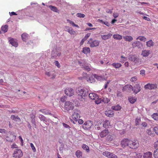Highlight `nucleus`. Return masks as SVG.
<instances>
[{"label": "nucleus", "mask_w": 158, "mask_h": 158, "mask_svg": "<svg viewBox=\"0 0 158 158\" xmlns=\"http://www.w3.org/2000/svg\"><path fill=\"white\" fill-rule=\"evenodd\" d=\"M76 90L78 95L81 96L82 98L87 96L88 94V90L86 88H82L81 87H78L77 89Z\"/></svg>", "instance_id": "1"}, {"label": "nucleus", "mask_w": 158, "mask_h": 158, "mask_svg": "<svg viewBox=\"0 0 158 158\" xmlns=\"http://www.w3.org/2000/svg\"><path fill=\"white\" fill-rule=\"evenodd\" d=\"M128 59L131 61L134 62L135 64L137 65L141 63V60L135 55H130L128 56Z\"/></svg>", "instance_id": "2"}, {"label": "nucleus", "mask_w": 158, "mask_h": 158, "mask_svg": "<svg viewBox=\"0 0 158 158\" xmlns=\"http://www.w3.org/2000/svg\"><path fill=\"white\" fill-rule=\"evenodd\" d=\"M74 104L70 101L66 102L64 104V109L66 111H69L74 108Z\"/></svg>", "instance_id": "3"}, {"label": "nucleus", "mask_w": 158, "mask_h": 158, "mask_svg": "<svg viewBox=\"0 0 158 158\" xmlns=\"http://www.w3.org/2000/svg\"><path fill=\"white\" fill-rule=\"evenodd\" d=\"M23 156L22 151L20 149H16L13 153V156L16 158H21Z\"/></svg>", "instance_id": "4"}, {"label": "nucleus", "mask_w": 158, "mask_h": 158, "mask_svg": "<svg viewBox=\"0 0 158 158\" xmlns=\"http://www.w3.org/2000/svg\"><path fill=\"white\" fill-rule=\"evenodd\" d=\"M139 143L138 142L134 140L132 141L130 140L129 143V147L133 149H137L139 147Z\"/></svg>", "instance_id": "5"}, {"label": "nucleus", "mask_w": 158, "mask_h": 158, "mask_svg": "<svg viewBox=\"0 0 158 158\" xmlns=\"http://www.w3.org/2000/svg\"><path fill=\"white\" fill-rule=\"evenodd\" d=\"M130 140L128 139H124L121 141V147L124 148L126 146H129V143Z\"/></svg>", "instance_id": "6"}, {"label": "nucleus", "mask_w": 158, "mask_h": 158, "mask_svg": "<svg viewBox=\"0 0 158 158\" xmlns=\"http://www.w3.org/2000/svg\"><path fill=\"white\" fill-rule=\"evenodd\" d=\"M140 85L139 84H135L133 87L132 86L131 89L135 94H136L140 91Z\"/></svg>", "instance_id": "7"}, {"label": "nucleus", "mask_w": 158, "mask_h": 158, "mask_svg": "<svg viewBox=\"0 0 158 158\" xmlns=\"http://www.w3.org/2000/svg\"><path fill=\"white\" fill-rule=\"evenodd\" d=\"M64 91L66 94L69 96H71L74 95V91L71 88L66 89Z\"/></svg>", "instance_id": "8"}, {"label": "nucleus", "mask_w": 158, "mask_h": 158, "mask_svg": "<svg viewBox=\"0 0 158 158\" xmlns=\"http://www.w3.org/2000/svg\"><path fill=\"white\" fill-rule=\"evenodd\" d=\"M157 85L156 84L149 83L144 86V88L146 89H155L157 88Z\"/></svg>", "instance_id": "9"}, {"label": "nucleus", "mask_w": 158, "mask_h": 158, "mask_svg": "<svg viewBox=\"0 0 158 158\" xmlns=\"http://www.w3.org/2000/svg\"><path fill=\"white\" fill-rule=\"evenodd\" d=\"M92 125V122L91 121H87L85 122L83 126V127L85 129L87 130L89 129Z\"/></svg>", "instance_id": "10"}, {"label": "nucleus", "mask_w": 158, "mask_h": 158, "mask_svg": "<svg viewBox=\"0 0 158 158\" xmlns=\"http://www.w3.org/2000/svg\"><path fill=\"white\" fill-rule=\"evenodd\" d=\"M132 45L134 48L137 47L138 48H141L143 47V44L138 41L134 42L132 43Z\"/></svg>", "instance_id": "11"}, {"label": "nucleus", "mask_w": 158, "mask_h": 158, "mask_svg": "<svg viewBox=\"0 0 158 158\" xmlns=\"http://www.w3.org/2000/svg\"><path fill=\"white\" fill-rule=\"evenodd\" d=\"M80 117L79 113L77 111L74 112L72 115V118L76 121H77L78 119L80 118Z\"/></svg>", "instance_id": "12"}, {"label": "nucleus", "mask_w": 158, "mask_h": 158, "mask_svg": "<svg viewBox=\"0 0 158 158\" xmlns=\"http://www.w3.org/2000/svg\"><path fill=\"white\" fill-rule=\"evenodd\" d=\"M109 133V131L108 130H105L100 133V136L101 138H103L105 137Z\"/></svg>", "instance_id": "13"}, {"label": "nucleus", "mask_w": 158, "mask_h": 158, "mask_svg": "<svg viewBox=\"0 0 158 158\" xmlns=\"http://www.w3.org/2000/svg\"><path fill=\"white\" fill-rule=\"evenodd\" d=\"M112 35V34L110 33L107 35H101V37L102 40H106L110 38Z\"/></svg>", "instance_id": "14"}, {"label": "nucleus", "mask_w": 158, "mask_h": 158, "mask_svg": "<svg viewBox=\"0 0 158 158\" xmlns=\"http://www.w3.org/2000/svg\"><path fill=\"white\" fill-rule=\"evenodd\" d=\"M9 42L13 46L15 47H17L18 45V44L17 42L13 39H11L10 40H9Z\"/></svg>", "instance_id": "15"}, {"label": "nucleus", "mask_w": 158, "mask_h": 158, "mask_svg": "<svg viewBox=\"0 0 158 158\" xmlns=\"http://www.w3.org/2000/svg\"><path fill=\"white\" fill-rule=\"evenodd\" d=\"M89 97L90 98L93 100H96V98H98V95L94 93H90L89 94Z\"/></svg>", "instance_id": "16"}, {"label": "nucleus", "mask_w": 158, "mask_h": 158, "mask_svg": "<svg viewBox=\"0 0 158 158\" xmlns=\"http://www.w3.org/2000/svg\"><path fill=\"white\" fill-rule=\"evenodd\" d=\"M152 154L151 152H148L145 153L143 154V157L144 158H152Z\"/></svg>", "instance_id": "17"}, {"label": "nucleus", "mask_w": 158, "mask_h": 158, "mask_svg": "<svg viewBox=\"0 0 158 158\" xmlns=\"http://www.w3.org/2000/svg\"><path fill=\"white\" fill-rule=\"evenodd\" d=\"M99 43V42L98 40H95L93 41V42L91 43V44H90V46L91 47H94L98 46Z\"/></svg>", "instance_id": "18"}, {"label": "nucleus", "mask_w": 158, "mask_h": 158, "mask_svg": "<svg viewBox=\"0 0 158 158\" xmlns=\"http://www.w3.org/2000/svg\"><path fill=\"white\" fill-rule=\"evenodd\" d=\"M150 54V51L148 50H145L142 51L141 54L144 57L148 56Z\"/></svg>", "instance_id": "19"}, {"label": "nucleus", "mask_w": 158, "mask_h": 158, "mask_svg": "<svg viewBox=\"0 0 158 158\" xmlns=\"http://www.w3.org/2000/svg\"><path fill=\"white\" fill-rule=\"evenodd\" d=\"M105 114L106 116L109 117H112L114 115L113 112L111 110L106 111Z\"/></svg>", "instance_id": "20"}, {"label": "nucleus", "mask_w": 158, "mask_h": 158, "mask_svg": "<svg viewBox=\"0 0 158 158\" xmlns=\"http://www.w3.org/2000/svg\"><path fill=\"white\" fill-rule=\"evenodd\" d=\"M132 88V86L131 85H125L123 89V91H124L128 90H130Z\"/></svg>", "instance_id": "21"}, {"label": "nucleus", "mask_w": 158, "mask_h": 158, "mask_svg": "<svg viewBox=\"0 0 158 158\" xmlns=\"http://www.w3.org/2000/svg\"><path fill=\"white\" fill-rule=\"evenodd\" d=\"M112 65L116 69H118L119 68L121 67L122 66V64H121V63H113L112 64Z\"/></svg>", "instance_id": "22"}, {"label": "nucleus", "mask_w": 158, "mask_h": 158, "mask_svg": "<svg viewBox=\"0 0 158 158\" xmlns=\"http://www.w3.org/2000/svg\"><path fill=\"white\" fill-rule=\"evenodd\" d=\"M123 38L126 41L130 42L133 40V38L130 36H125L123 37Z\"/></svg>", "instance_id": "23"}, {"label": "nucleus", "mask_w": 158, "mask_h": 158, "mask_svg": "<svg viewBox=\"0 0 158 158\" xmlns=\"http://www.w3.org/2000/svg\"><path fill=\"white\" fill-rule=\"evenodd\" d=\"M66 28L67 30V31L71 34H74L75 33V31L73 30L72 28L67 27Z\"/></svg>", "instance_id": "24"}, {"label": "nucleus", "mask_w": 158, "mask_h": 158, "mask_svg": "<svg viewBox=\"0 0 158 158\" xmlns=\"http://www.w3.org/2000/svg\"><path fill=\"white\" fill-rule=\"evenodd\" d=\"M110 125V123L107 120H106L103 123V126L105 128H108Z\"/></svg>", "instance_id": "25"}, {"label": "nucleus", "mask_w": 158, "mask_h": 158, "mask_svg": "<svg viewBox=\"0 0 158 158\" xmlns=\"http://www.w3.org/2000/svg\"><path fill=\"white\" fill-rule=\"evenodd\" d=\"M10 118L12 120L16 122L20 121V118L18 117V116H16L13 115H12L11 116Z\"/></svg>", "instance_id": "26"}, {"label": "nucleus", "mask_w": 158, "mask_h": 158, "mask_svg": "<svg viewBox=\"0 0 158 158\" xmlns=\"http://www.w3.org/2000/svg\"><path fill=\"white\" fill-rule=\"evenodd\" d=\"M82 68L87 71H89L91 70V68L87 64H85L82 65Z\"/></svg>", "instance_id": "27"}, {"label": "nucleus", "mask_w": 158, "mask_h": 158, "mask_svg": "<svg viewBox=\"0 0 158 158\" xmlns=\"http://www.w3.org/2000/svg\"><path fill=\"white\" fill-rule=\"evenodd\" d=\"M57 51L56 50L52 51L51 52L52 57L53 58H56L57 57Z\"/></svg>", "instance_id": "28"}, {"label": "nucleus", "mask_w": 158, "mask_h": 158, "mask_svg": "<svg viewBox=\"0 0 158 158\" xmlns=\"http://www.w3.org/2000/svg\"><path fill=\"white\" fill-rule=\"evenodd\" d=\"M28 35L26 33H24L21 35L22 40L24 41H26L28 37Z\"/></svg>", "instance_id": "29"}, {"label": "nucleus", "mask_w": 158, "mask_h": 158, "mask_svg": "<svg viewBox=\"0 0 158 158\" xmlns=\"http://www.w3.org/2000/svg\"><path fill=\"white\" fill-rule=\"evenodd\" d=\"M90 52L89 48L85 47L83 48L82 52L85 54H87Z\"/></svg>", "instance_id": "30"}, {"label": "nucleus", "mask_w": 158, "mask_h": 158, "mask_svg": "<svg viewBox=\"0 0 158 158\" xmlns=\"http://www.w3.org/2000/svg\"><path fill=\"white\" fill-rule=\"evenodd\" d=\"M113 38L116 40H121L122 38V36L118 34H115L113 35Z\"/></svg>", "instance_id": "31"}, {"label": "nucleus", "mask_w": 158, "mask_h": 158, "mask_svg": "<svg viewBox=\"0 0 158 158\" xmlns=\"http://www.w3.org/2000/svg\"><path fill=\"white\" fill-rule=\"evenodd\" d=\"M49 7L54 12H57L59 11L57 8L55 6L50 5L49 6Z\"/></svg>", "instance_id": "32"}, {"label": "nucleus", "mask_w": 158, "mask_h": 158, "mask_svg": "<svg viewBox=\"0 0 158 158\" xmlns=\"http://www.w3.org/2000/svg\"><path fill=\"white\" fill-rule=\"evenodd\" d=\"M93 75L94 77L97 79L98 80L101 81L103 79V77L101 76H99L98 75L94 74Z\"/></svg>", "instance_id": "33"}, {"label": "nucleus", "mask_w": 158, "mask_h": 158, "mask_svg": "<svg viewBox=\"0 0 158 158\" xmlns=\"http://www.w3.org/2000/svg\"><path fill=\"white\" fill-rule=\"evenodd\" d=\"M154 44V43L152 42V40H150L146 42V45L148 47L153 46Z\"/></svg>", "instance_id": "34"}, {"label": "nucleus", "mask_w": 158, "mask_h": 158, "mask_svg": "<svg viewBox=\"0 0 158 158\" xmlns=\"http://www.w3.org/2000/svg\"><path fill=\"white\" fill-rule=\"evenodd\" d=\"M75 154L77 157H81L82 155V152L80 150H77L76 151Z\"/></svg>", "instance_id": "35"}, {"label": "nucleus", "mask_w": 158, "mask_h": 158, "mask_svg": "<svg viewBox=\"0 0 158 158\" xmlns=\"http://www.w3.org/2000/svg\"><path fill=\"white\" fill-rule=\"evenodd\" d=\"M121 108V107L119 105H117L116 106L112 107V109L115 110H120Z\"/></svg>", "instance_id": "36"}, {"label": "nucleus", "mask_w": 158, "mask_h": 158, "mask_svg": "<svg viewBox=\"0 0 158 158\" xmlns=\"http://www.w3.org/2000/svg\"><path fill=\"white\" fill-rule=\"evenodd\" d=\"M8 27V26L7 25L2 26L1 27V30L2 31H4V32H6L7 31Z\"/></svg>", "instance_id": "37"}, {"label": "nucleus", "mask_w": 158, "mask_h": 158, "mask_svg": "<svg viewBox=\"0 0 158 158\" xmlns=\"http://www.w3.org/2000/svg\"><path fill=\"white\" fill-rule=\"evenodd\" d=\"M108 157L109 158H118L117 156L112 153H109L108 154Z\"/></svg>", "instance_id": "38"}, {"label": "nucleus", "mask_w": 158, "mask_h": 158, "mask_svg": "<svg viewBox=\"0 0 158 158\" xmlns=\"http://www.w3.org/2000/svg\"><path fill=\"white\" fill-rule=\"evenodd\" d=\"M82 148L84 150L86 151L87 152H89V147L85 144H83L82 146Z\"/></svg>", "instance_id": "39"}, {"label": "nucleus", "mask_w": 158, "mask_h": 158, "mask_svg": "<svg viewBox=\"0 0 158 158\" xmlns=\"http://www.w3.org/2000/svg\"><path fill=\"white\" fill-rule=\"evenodd\" d=\"M95 102L97 104H99L102 102V98H99L98 96V98H96V100H95Z\"/></svg>", "instance_id": "40"}, {"label": "nucleus", "mask_w": 158, "mask_h": 158, "mask_svg": "<svg viewBox=\"0 0 158 158\" xmlns=\"http://www.w3.org/2000/svg\"><path fill=\"white\" fill-rule=\"evenodd\" d=\"M152 117L155 120H158V114L154 113L152 115Z\"/></svg>", "instance_id": "41"}, {"label": "nucleus", "mask_w": 158, "mask_h": 158, "mask_svg": "<svg viewBox=\"0 0 158 158\" xmlns=\"http://www.w3.org/2000/svg\"><path fill=\"white\" fill-rule=\"evenodd\" d=\"M39 118L41 121H43L44 122H46V118L43 115L41 114L39 116Z\"/></svg>", "instance_id": "42"}, {"label": "nucleus", "mask_w": 158, "mask_h": 158, "mask_svg": "<svg viewBox=\"0 0 158 158\" xmlns=\"http://www.w3.org/2000/svg\"><path fill=\"white\" fill-rule=\"evenodd\" d=\"M137 40H139L141 41L145 42L146 40V38L144 36H139L138 37L137 39Z\"/></svg>", "instance_id": "43"}, {"label": "nucleus", "mask_w": 158, "mask_h": 158, "mask_svg": "<svg viewBox=\"0 0 158 158\" xmlns=\"http://www.w3.org/2000/svg\"><path fill=\"white\" fill-rule=\"evenodd\" d=\"M39 111L42 112V113L44 114H45L52 115L51 113L50 112H49L48 111L45 110H39Z\"/></svg>", "instance_id": "44"}, {"label": "nucleus", "mask_w": 158, "mask_h": 158, "mask_svg": "<svg viewBox=\"0 0 158 158\" xmlns=\"http://www.w3.org/2000/svg\"><path fill=\"white\" fill-rule=\"evenodd\" d=\"M87 81L88 82L92 83L95 81V80L92 77H89L88 78H87Z\"/></svg>", "instance_id": "45"}, {"label": "nucleus", "mask_w": 158, "mask_h": 158, "mask_svg": "<svg viewBox=\"0 0 158 158\" xmlns=\"http://www.w3.org/2000/svg\"><path fill=\"white\" fill-rule=\"evenodd\" d=\"M153 156L154 158H158V148L154 151Z\"/></svg>", "instance_id": "46"}, {"label": "nucleus", "mask_w": 158, "mask_h": 158, "mask_svg": "<svg viewBox=\"0 0 158 158\" xmlns=\"http://www.w3.org/2000/svg\"><path fill=\"white\" fill-rule=\"evenodd\" d=\"M102 102L104 103H108L110 101V100L106 97H102Z\"/></svg>", "instance_id": "47"}, {"label": "nucleus", "mask_w": 158, "mask_h": 158, "mask_svg": "<svg viewBox=\"0 0 158 158\" xmlns=\"http://www.w3.org/2000/svg\"><path fill=\"white\" fill-rule=\"evenodd\" d=\"M45 74L47 75L48 77H50L51 75H52L53 76L52 78H54L55 77V75L53 73L52 74L51 72H46L45 73Z\"/></svg>", "instance_id": "48"}, {"label": "nucleus", "mask_w": 158, "mask_h": 158, "mask_svg": "<svg viewBox=\"0 0 158 158\" xmlns=\"http://www.w3.org/2000/svg\"><path fill=\"white\" fill-rule=\"evenodd\" d=\"M106 139L108 141H111L113 139V137L112 136L110 135H108L106 137Z\"/></svg>", "instance_id": "49"}, {"label": "nucleus", "mask_w": 158, "mask_h": 158, "mask_svg": "<svg viewBox=\"0 0 158 158\" xmlns=\"http://www.w3.org/2000/svg\"><path fill=\"white\" fill-rule=\"evenodd\" d=\"M98 21L99 22L103 23L104 24L107 26H109L110 25V23L107 22H104L103 20L100 19H98Z\"/></svg>", "instance_id": "50"}, {"label": "nucleus", "mask_w": 158, "mask_h": 158, "mask_svg": "<svg viewBox=\"0 0 158 158\" xmlns=\"http://www.w3.org/2000/svg\"><path fill=\"white\" fill-rule=\"evenodd\" d=\"M32 125L34 126L35 128H36V125L35 122V120L34 118H32V120L31 121Z\"/></svg>", "instance_id": "51"}, {"label": "nucleus", "mask_w": 158, "mask_h": 158, "mask_svg": "<svg viewBox=\"0 0 158 158\" xmlns=\"http://www.w3.org/2000/svg\"><path fill=\"white\" fill-rule=\"evenodd\" d=\"M129 100L130 102L131 103H134L136 101V99L133 98H129Z\"/></svg>", "instance_id": "52"}, {"label": "nucleus", "mask_w": 158, "mask_h": 158, "mask_svg": "<svg viewBox=\"0 0 158 158\" xmlns=\"http://www.w3.org/2000/svg\"><path fill=\"white\" fill-rule=\"evenodd\" d=\"M76 15L77 17H80V18H84L85 16V15L84 14L80 13H77V14Z\"/></svg>", "instance_id": "53"}, {"label": "nucleus", "mask_w": 158, "mask_h": 158, "mask_svg": "<svg viewBox=\"0 0 158 158\" xmlns=\"http://www.w3.org/2000/svg\"><path fill=\"white\" fill-rule=\"evenodd\" d=\"M146 132L148 135H150L151 136H153V135H154V134H153L152 133V132L151 131V130L149 129H148L147 130Z\"/></svg>", "instance_id": "54"}, {"label": "nucleus", "mask_w": 158, "mask_h": 158, "mask_svg": "<svg viewBox=\"0 0 158 158\" xmlns=\"http://www.w3.org/2000/svg\"><path fill=\"white\" fill-rule=\"evenodd\" d=\"M141 121L140 119L136 118L135 120V125L137 126L139 124V123Z\"/></svg>", "instance_id": "55"}, {"label": "nucleus", "mask_w": 158, "mask_h": 158, "mask_svg": "<svg viewBox=\"0 0 158 158\" xmlns=\"http://www.w3.org/2000/svg\"><path fill=\"white\" fill-rule=\"evenodd\" d=\"M10 137L8 136H6V140L7 141H8V142H12V141H13V139H11L10 138Z\"/></svg>", "instance_id": "56"}, {"label": "nucleus", "mask_w": 158, "mask_h": 158, "mask_svg": "<svg viewBox=\"0 0 158 158\" xmlns=\"http://www.w3.org/2000/svg\"><path fill=\"white\" fill-rule=\"evenodd\" d=\"M9 134L10 135V136L11 138H14L15 137V136L14 135V133L13 131H9Z\"/></svg>", "instance_id": "57"}, {"label": "nucleus", "mask_w": 158, "mask_h": 158, "mask_svg": "<svg viewBox=\"0 0 158 158\" xmlns=\"http://www.w3.org/2000/svg\"><path fill=\"white\" fill-rule=\"evenodd\" d=\"M153 129L155 133L158 135V126L155 127Z\"/></svg>", "instance_id": "58"}, {"label": "nucleus", "mask_w": 158, "mask_h": 158, "mask_svg": "<svg viewBox=\"0 0 158 158\" xmlns=\"http://www.w3.org/2000/svg\"><path fill=\"white\" fill-rule=\"evenodd\" d=\"M69 23L70 24H71L74 27H79L78 25L75 24L74 23V22H73L72 21H69Z\"/></svg>", "instance_id": "59"}, {"label": "nucleus", "mask_w": 158, "mask_h": 158, "mask_svg": "<svg viewBox=\"0 0 158 158\" xmlns=\"http://www.w3.org/2000/svg\"><path fill=\"white\" fill-rule=\"evenodd\" d=\"M31 146V148L33 151V152H35L36 151V149L35 148L33 144L32 143H31L30 144Z\"/></svg>", "instance_id": "60"}, {"label": "nucleus", "mask_w": 158, "mask_h": 158, "mask_svg": "<svg viewBox=\"0 0 158 158\" xmlns=\"http://www.w3.org/2000/svg\"><path fill=\"white\" fill-rule=\"evenodd\" d=\"M137 80V77H132L131 79V81L132 82H134Z\"/></svg>", "instance_id": "61"}, {"label": "nucleus", "mask_w": 158, "mask_h": 158, "mask_svg": "<svg viewBox=\"0 0 158 158\" xmlns=\"http://www.w3.org/2000/svg\"><path fill=\"white\" fill-rule=\"evenodd\" d=\"M154 147L156 148H158V140L156 141L154 143Z\"/></svg>", "instance_id": "62"}, {"label": "nucleus", "mask_w": 158, "mask_h": 158, "mask_svg": "<svg viewBox=\"0 0 158 158\" xmlns=\"http://www.w3.org/2000/svg\"><path fill=\"white\" fill-rule=\"evenodd\" d=\"M55 65L58 68H60V65L59 62L57 61H55L54 62Z\"/></svg>", "instance_id": "63"}, {"label": "nucleus", "mask_w": 158, "mask_h": 158, "mask_svg": "<svg viewBox=\"0 0 158 158\" xmlns=\"http://www.w3.org/2000/svg\"><path fill=\"white\" fill-rule=\"evenodd\" d=\"M6 131L4 129H0V133H6Z\"/></svg>", "instance_id": "64"}]
</instances>
